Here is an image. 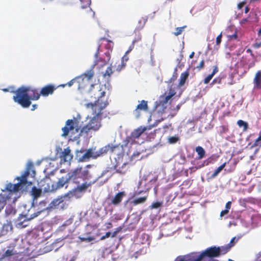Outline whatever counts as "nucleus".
<instances>
[{"instance_id":"obj_25","label":"nucleus","mask_w":261,"mask_h":261,"mask_svg":"<svg viewBox=\"0 0 261 261\" xmlns=\"http://www.w3.org/2000/svg\"><path fill=\"white\" fill-rule=\"evenodd\" d=\"M64 197L65 196H60L56 199H54L50 203L51 207H55L58 206L60 204L63 202Z\"/></svg>"},{"instance_id":"obj_13","label":"nucleus","mask_w":261,"mask_h":261,"mask_svg":"<svg viewBox=\"0 0 261 261\" xmlns=\"http://www.w3.org/2000/svg\"><path fill=\"white\" fill-rule=\"evenodd\" d=\"M60 158L62 161L64 162H70L73 158V155L71 153V150L69 147L64 149L62 152Z\"/></svg>"},{"instance_id":"obj_19","label":"nucleus","mask_w":261,"mask_h":261,"mask_svg":"<svg viewBox=\"0 0 261 261\" xmlns=\"http://www.w3.org/2000/svg\"><path fill=\"white\" fill-rule=\"evenodd\" d=\"M129 52V51H127L125 53V54L122 57L121 59V65H119L117 67V70L118 71H120L122 69H123L126 66V62L128 60V57L127 54Z\"/></svg>"},{"instance_id":"obj_6","label":"nucleus","mask_w":261,"mask_h":261,"mask_svg":"<svg viewBox=\"0 0 261 261\" xmlns=\"http://www.w3.org/2000/svg\"><path fill=\"white\" fill-rule=\"evenodd\" d=\"M41 211H37L31 214L27 215H20L15 221V225L17 228H23L28 226V221L37 217L41 213Z\"/></svg>"},{"instance_id":"obj_57","label":"nucleus","mask_w":261,"mask_h":261,"mask_svg":"<svg viewBox=\"0 0 261 261\" xmlns=\"http://www.w3.org/2000/svg\"><path fill=\"white\" fill-rule=\"evenodd\" d=\"M218 82L219 84L221 83V79L217 80L216 79H215L211 83V85H213L215 83Z\"/></svg>"},{"instance_id":"obj_29","label":"nucleus","mask_w":261,"mask_h":261,"mask_svg":"<svg viewBox=\"0 0 261 261\" xmlns=\"http://www.w3.org/2000/svg\"><path fill=\"white\" fill-rule=\"evenodd\" d=\"M147 20V19L145 17H142L141 19H140L138 21L137 29L138 30L142 29L144 27Z\"/></svg>"},{"instance_id":"obj_4","label":"nucleus","mask_w":261,"mask_h":261,"mask_svg":"<svg viewBox=\"0 0 261 261\" xmlns=\"http://www.w3.org/2000/svg\"><path fill=\"white\" fill-rule=\"evenodd\" d=\"M12 93H15L13 99L15 102L18 103L23 108H28L31 104L30 95L28 94L29 89L28 87L22 86L16 91H10Z\"/></svg>"},{"instance_id":"obj_61","label":"nucleus","mask_w":261,"mask_h":261,"mask_svg":"<svg viewBox=\"0 0 261 261\" xmlns=\"http://www.w3.org/2000/svg\"><path fill=\"white\" fill-rule=\"evenodd\" d=\"M249 10H250V9L249 8V7L246 6L245 9V13H247L249 12Z\"/></svg>"},{"instance_id":"obj_7","label":"nucleus","mask_w":261,"mask_h":261,"mask_svg":"<svg viewBox=\"0 0 261 261\" xmlns=\"http://www.w3.org/2000/svg\"><path fill=\"white\" fill-rule=\"evenodd\" d=\"M148 129L147 127L140 126L135 129L130 134L129 136L126 138L127 143L133 144L136 142V139H139L142 134Z\"/></svg>"},{"instance_id":"obj_1","label":"nucleus","mask_w":261,"mask_h":261,"mask_svg":"<svg viewBox=\"0 0 261 261\" xmlns=\"http://www.w3.org/2000/svg\"><path fill=\"white\" fill-rule=\"evenodd\" d=\"M88 96L91 99H96L94 103L90 102L86 105L87 108H91L92 113L94 116L90 120L89 122L81 129L79 133L78 122L76 120L68 119L65 126L62 128L63 137L68 136L70 140L72 141L77 140L81 136H87L91 131H97L101 126V115L102 110L109 105L107 100L102 102L100 99L106 95L105 91H101V86L98 85H91L90 90L88 92Z\"/></svg>"},{"instance_id":"obj_63","label":"nucleus","mask_w":261,"mask_h":261,"mask_svg":"<svg viewBox=\"0 0 261 261\" xmlns=\"http://www.w3.org/2000/svg\"><path fill=\"white\" fill-rule=\"evenodd\" d=\"M89 3L88 2L86 5L82 6L81 7H82V8L84 9V8H86L87 7H89Z\"/></svg>"},{"instance_id":"obj_23","label":"nucleus","mask_w":261,"mask_h":261,"mask_svg":"<svg viewBox=\"0 0 261 261\" xmlns=\"http://www.w3.org/2000/svg\"><path fill=\"white\" fill-rule=\"evenodd\" d=\"M195 151L198 155V159H199V160L201 159L205 156V151L201 146H197L195 148Z\"/></svg>"},{"instance_id":"obj_53","label":"nucleus","mask_w":261,"mask_h":261,"mask_svg":"<svg viewBox=\"0 0 261 261\" xmlns=\"http://www.w3.org/2000/svg\"><path fill=\"white\" fill-rule=\"evenodd\" d=\"M245 2H240L238 4V8L239 9H242L244 6L245 5Z\"/></svg>"},{"instance_id":"obj_21","label":"nucleus","mask_w":261,"mask_h":261,"mask_svg":"<svg viewBox=\"0 0 261 261\" xmlns=\"http://www.w3.org/2000/svg\"><path fill=\"white\" fill-rule=\"evenodd\" d=\"M189 75V73L188 71H186L185 72L182 73L180 75L179 82V86H182L186 83V80H187L188 76Z\"/></svg>"},{"instance_id":"obj_20","label":"nucleus","mask_w":261,"mask_h":261,"mask_svg":"<svg viewBox=\"0 0 261 261\" xmlns=\"http://www.w3.org/2000/svg\"><path fill=\"white\" fill-rule=\"evenodd\" d=\"M90 186V184H88L87 182H86L85 183H83L81 185H77L75 188L73 189V190L79 192H81L84 191H85Z\"/></svg>"},{"instance_id":"obj_60","label":"nucleus","mask_w":261,"mask_h":261,"mask_svg":"<svg viewBox=\"0 0 261 261\" xmlns=\"http://www.w3.org/2000/svg\"><path fill=\"white\" fill-rule=\"evenodd\" d=\"M118 233V231H115L112 233H111V237L114 238L116 236Z\"/></svg>"},{"instance_id":"obj_9","label":"nucleus","mask_w":261,"mask_h":261,"mask_svg":"<svg viewBox=\"0 0 261 261\" xmlns=\"http://www.w3.org/2000/svg\"><path fill=\"white\" fill-rule=\"evenodd\" d=\"M221 254L220 248L216 246H213L207 248L205 251L203 252L200 255L203 258L204 256H208L209 257H218Z\"/></svg>"},{"instance_id":"obj_16","label":"nucleus","mask_w":261,"mask_h":261,"mask_svg":"<svg viewBox=\"0 0 261 261\" xmlns=\"http://www.w3.org/2000/svg\"><path fill=\"white\" fill-rule=\"evenodd\" d=\"M176 94V92L175 90L172 88H170L169 89V92L168 95L165 96L162 95L161 96V98H162L163 99L161 100V103L162 105H164L165 104H166L168 101L170 100V99L174 96Z\"/></svg>"},{"instance_id":"obj_22","label":"nucleus","mask_w":261,"mask_h":261,"mask_svg":"<svg viewBox=\"0 0 261 261\" xmlns=\"http://www.w3.org/2000/svg\"><path fill=\"white\" fill-rule=\"evenodd\" d=\"M31 193L34 199H37L41 196L42 189H38L34 186L32 188Z\"/></svg>"},{"instance_id":"obj_14","label":"nucleus","mask_w":261,"mask_h":261,"mask_svg":"<svg viewBox=\"0 0 261 261\" xmlns=\"http://www.w3.org/2000/svg\"><path fill=\"white\" fill-rule=\"evenodd\" d=\"M127 163H123L121 165L120 163L117 162L114 167L117 172L121 174H125L128 169V167H127Z\"/></svg>"},{"instance_id":"obj_8","label":"nucleus","mask_w":261,"mask_h":261,"mask_svg":"<svg viewBox=\"0 0 261 261\" xmlns=\"http://www.w3.org/2000/svg\"><path fill=\"white\" fill-rule=\"evenodd\" d=\"M123 149V146L121 145L108 144L105 146L100 148L98 151V153L97 156H100L106 154L108 152L111 153H116L117 151H120Z\"/></svg>"},{"instance_id":"obj_54","label":"nucleus","mask_w":261,"mask_h":261,"mask_svg":"<svg viewBox=\"0 0 261 261\" xmlns=\"http://www.w3.org/2000/svg\"><path fill=\"white\" fill-rule=\"evenodd\" d=\"M110 51L109 50H108L107 51H106L105 53V55L107 57V60L109 62V61L110 60V58H111V55H110Z\"/></svg>"},{"instance_id":"obj_47","label":"nucleus","mask_w":261,"mask_h":261,"mask_svg":"<svg viewBox=\"0 0 261 261\" xmlns=\"http://www.w3.org/2000/svg\"><path fill=\"white\" fill-rule=\"evenodd\" d=\"M111 233L110 232H107L105 235L102 236L101 237L100 240H103L106 239V238L110 237L111 236Z\"/></svg>"},{"instance_id":"obj_33","label":"nucleus","mask_w":261,"mask_h":261,"mask_svg":"<svg viewBox=\"0 0 261 261\" xmlns=\"http://www.w3.org/2000/svg\"><path fill=\"white\" fill-rule=\"evenodd\" d=\"M113 71L112 70V67L110 66L107 68L105 72L103 74V76L105 78H109L111 76V74L113 73Z\"/></svg>"},{"instance_id":"obj_2","label":"nucleus","mask_w":261,"mask_h":261,"mask_svg":"<svg viewBox=\"0 0 261 261\" xmlns=\"http://www.w3.org/2000/svg\"><path fill=\"white\" fill-rule=\"evenodd\" d=\"M70 172H68L66 176H62L60 178L58 181L56 183H53L49 178H46L43 180V182L46 184L42 185L44 186L43 190L45 192H55L58 189H61L64 186L67 188L69 185L73 182V179L72 177H70Z\"/></svg>"},{"instance_id":"obj_41","label":"nucleus","mask_w":261,"mask_h":261,"mask_svg":"<svg viewBox=\"0 0 261 261\" xmlns=\"http://www.w3.org/2000/svg\"><path fill=\"white\" fill-rule=\"evenodd\" d=\"M222 33H221L216 38V44L217 46H219L222 41Z\"/></svg>"},{"instance_id":"obj_40","label":"nucleus","mask_w":261,"mask_h":261,"mask_svg":"<svg viewBox=\"0 0 261 261\" xmlns=\"http://www.w3.org/2000/svg\"><path fill=\"white\" fill-rule=\"evenodd\" d=\"M76 83V77L74 79H73L71 81H70L69 82H68L66 84H63L61 85L60 86H62L63 87H64L66 85H68L69 87H71L72 85H73V84Z\"/></svg>"},{"instance_id":"obj_24","label":"nucleus","mask_w":261,"mask_h":261,"mask_svg":"<svg viewBox=\"0 0 261 261\" xmlns=\"http://www.w3.org/2000/svg\"><path fill=\"white\" fill-rule=\"evenodd\" d=\"M226 164V163L225 162L221 165H220L219 167H218L214 172V173L211 175L210 178L213 179L215 178L218 174L224 168Z\"/></svg>"},{"instance_id":"obj_36","label":"nucleus","mask_w":261,"mask_h":261,"mask_svg":"<svg viewBox=\"0 0 261 261\" xmlns=\"http://www.w3.org/2000/svg\"><path fill=\"white\" fill-rule=\"evenodd\" d=\"M19 181L18 183L13 185V192H18L21 189L20 187L23 184L21 183V180Z\"/></svg>"},{"instance_id":"obj_48","label":"nucleus","mask_w":261,"mask_h":261,"mask_svg":"<svg viewBox=\"0 0 261 261\" xmlns=\"http://www.w3.org/2000/svg\"><path fill=\"white\" fill-rule=\"evenodd\" d=\"M218 72V68L217 66H215L214 67L212 73L210 74L212 75L213 76H214V75Z\"/></svg>"},{"instance_id":"obj_55","label":"nucleus","mask_w":261,"mask_h":261,"mask_svg":"<svg viewBox=\"0 0 261 261\" xmlns=\"http://www.w3.org/2000/svg\"><path fill=\"white\" fill-rule=\"evenodd\" d=\"M30 174L32 177H34L36 175V171L34 168L31 170Z\"/></svg>"},{"instance_id":"obj_37","label":"nucleus","mask_w":261,"mask_h":261,"mask_svg":"<svg viewBox=\"0 0 261 261\" xmlns=\"http://www.w3.org/2000/svg\"><path fill=\"white\" fill-rule=\"evenodd\" d=\"M259 146L261 147V134L259 135L258 137L255 140L252 147Z\"/></svg>"},{"instance_id":"obj_45","label":"nucleus","mask_w":261,"mask_h":261,"mask_svg":"<svg viewBox=\"0 0 261 261\" xmlns=\"http://www.w3.org/2000/svg\"><path fill=\"white\" fill-rule=\"evenodd\" d=\"M204 66V60H202L199 65L198 66H197L196 68L198 69V70H201V69L203 68Z\"/></svg>"},{"instance_id":"obj_30","label":"nucleus","mask_w":261,"mask_h":261,"mask_svg":"<svg viewBox=\"0 0 261 261\" xmlns=\"http://www.w3.org/2000/svg\"><path fill=\"white\" fill-rule=\"evenodd\" d=\"M147 198V196L142 197H139V198H138L135 199L133 201V202L134 205H137L139 204L143 203L146 201Z\"/></svg>"},{"instance_id":"obj_38","label":"nucleus","mask_w":261,"mask_h":261,"mask_svg":"<svg viewBox=\"0 0 261 261\" xmlns=\"http://www.w3.org/2000/svg\"><path fill=\"white\" fill-rule=\"evenodd\" d=\"M233 245L232 244L231 246H227L225 247H222L221 248H220L221 254H224L226 253L229 250L230 247Z\"/></svg>"},{"instance_id":"obj_12","label":"nucleus","mask_w":261,"mask_h":261,"mask_svg":"<svg viewBox=\"0 0 261 261\" xmlns=\"http://www.w3.org/2000/svg\"><path fill=\"white\" fill-rule=\"evenodd\" d=\"M56 89L57 87L54 85H47L42 88L40 93L42 96L46 97L49 95L53 94Z\"/></svg>"},{"instance_id":"obj_17","label":"nucleus","mask_w":261,"mask_h":261,"mask_svg":"<svg viewBox=\"0 0 261 261\" xmlns=\"http://www.w3.org/2000/svg\"><path fill=\"white\" fill-rule=\"evenodd\" d=\"M124 192H119L112 199L111 203L114 205L119 204L122 201L123 197L125 196Z\"/></svg>"},{"instance_id":"obj_11","label":"nucleus","mask_w":261,"mask_h":261,"mask_svg":"<svg viewBox=\"0 0 261 261\" xmlns=\"http://www.w3.org/2000/svg\"><path fill=\"white\" fill-rule=\"evenodd\" d=\"M148 110V107L147 105V101L144 100L141 101L140 103L138 105L136 108L133 112V114L135 117L138 118L142 111L147 112Z\"/></svg>"},{"instance_id":"obj_18","label":"nucleus","mask_w":261,"mask_h":261,"mask_svg":"<svg viewBox=\"0 0 261 261\" xmlns=\"http://www.w3.org/2000/svg\"><path fill=\"white\" fill-rule=\"evenodd\" d=\"M253 82L255 88L258 89L261 88V71L256 73Z\"/></svg>"},{"instance_id":"obj_46","label":"nucleus","mask_w":261,"mask_h":261,"mask_svg":"<svg viewBox=\"0 0 261 261\" xmlns=\"http://www.w3.org/2000/svg\"><path fill=\"white\" fill-rule=\"evenodd\" d=\"M202 258L200 254L196 258H188L189 261H201L202 260Z\"/></svg>"},{"instance_id":"obj_42","label":"nucleus","mask_w":261,"mask_h":261,"mask_svg":"<svg viewBox=\"0 0 261 261\" xmlns=\"http://www.w3.org/2000/svg\"><path fill=\"white\" fill-rule=\"evenodd\" d=\"M14 254V252L12 250H7L3 254V257H9Z\"/></svg>"},{"instance_id":"obj_43","label":"nucleus","mask_w":261,"mask_h":261,"mask_svg":"<svg viewBox=\"0 0 261 261\" xmlns=\"http://www.w3.org/2000/svg\"><path fill=\"white\" fill-rule=\"evenodd\" d=\"M162 205V202H155L152 203L151 205V208H158Z\"/></svg>"},{"instance_id":"obj_50","label":"nucleus","mask_w":261,"mask_h":261,"mask_svg":"<svg viewBox=\"0 0 261 261\" xmlns=\"http://www.w3.org/2000/svg\"><path fill=\"white\" fill-rule=\"evenodd\" d=\"M106 229H109L112 227L113 225L111 222H107L105 223Z\"/></svg>"},{"instance_id":"obj_52","label":"nucleus","mask_w":261,"mask_h":261,"mask_svg":"<svg viewBox=\"0 0 261 261\" xmlns=\"http://www.w3.org/2000/svg\"><path fill=\"white\" fill-rule=\"evenodd\" d=\"M13 185L11 184H9L7 186V190L13 192Z\"/></svg>"},{"instance_id":"obj_59","label":"nucleus","mask_w":261,"mask_h":261,"mask_svg":"<svg viewBox=\"0 0 261 261\" xmlns=\"http://www.w3.org/2000/svg\"><path fill=\"white\" fill-rule=\"evenodd\" d=\"M187 260H188L186 259L184 257H179V258H178L177 259V261H187Z\"/></svg>"},{"instance_id":"obj_51","label":"nucleus","mask_w":261,"mask_h":261,"mask_svg":"<svg viewBox=\"0 0 261 261\" xmlns=\"http://www.w3.org/2000/svg\"><path fill=\"white\" fill-rule=\"evenodd\" d=\"M229 211L227 210H224L221 212L220 213V217H223L224 215L227 214L228 213Z\"/></svg>"},{"instance_id":"obj_5","label":"nucleus","mask_w":261,"mask_h":261,"mask_svg":"<svg viewBox=\"0 0 261 261\" xmlns=\"http://www.w3.org/2000/svg\"><path fill=\"white\" fill-rule=\"evenodd\" d=\"M70 177H72L73 182L75 184H79V178L83 180L87 179L89 178V171L88 170H83L82 167H77L74 170L70 171Z\"/></svg>"},{"instance_id":"obj_15","label":"nucleus","mask_w":261,"mask_h":261,"mask_svg":"<svg viewBox=\"0 0 261 261\" xmlns=\"http://www.w3.org/2000/svg\"><path fill=\"white\" fill-rule=\"evenodd\" d=\"M100 46H101V44H99L97 47V51H96V53L95 54V60L94 62V66L98 65L100 62H101L102 64H101V66H103L105 65L108 62V61L107 60H103L101 58L99 57V51L100 49Z\"/></svg>"},{"instance_id":"obj_27","label":"nucleus","mask_w":261,"mask_h":261,"mask_svg":"<svg viewBox=\"0 0 261 261\" xmlns=\"http://www.w3.org/2000/svg\"><path fill=\"white\" fill-rule=\"evenodd\" d=\"M32 94L30 96V100H38L39 99L41 93H39L37 89H33L31 90Z\"/></svg>"},{"instance_id":"obj_64","label":"nucleus","mask_w":261,"mask_h":261,"mask_svg":"<svg viewBox=\"0 0 261 261\" xmlns=\"http://www.w3.org/2000/svg\"><path fill=\"white\" fill-rule=\"evenodd\" d=\"M194 54H195V53L194 51L192 52L191 54L189 56V58L190 59L193 58L194 56Z\"/></svg>"},{"instance_id":"obj_3","label":"nucleus","mask_w":261,"mask_h":261,"mask_svg":"<svg viewBox=\"0 0 261 261\" xmlns=\"http://www.w3.org/2000/svg\"><path fill=\"white\" fill-rule=\"evenodd\" d=\"M94 74V71L93 70V67H92L90 70H87L84 73L82 74L81 75L76 77V84H77L78 89L80 90L82 92L85 93V94L87 95V98H89V100H95L94 99H91L88 96V91L90 90L91 88V85H100L101 86V91H104L103 90H102V86L98 84H90V88L87 90H86V88L90 84V81L93 77ZM95 100H96L97 99Z\"/></svg>"},{"instance_id":"obj_44","label":"nucleus","mask_w":261,"mask_h":261,"mask_svg":"<svg viewBox=\"0 0 261 261\" xmlns=\"http://www.w3.org/2000/svg\"><path fill=\"white\" fill-rule=\"evenodd\" d=\"M213 76L211 74H209L208 76H207L204 79V81H203V83L204 84H208L210 81L212 80V79L213 78Z\"/></svg>"},{"instance_id":"obj_28","label":"nucleus","mask_w":261,"mask_h":261,"mask_svg":"<svg viewBox=\"0 0 261 261\" xmlns=\"http://www.w3.org/2000/svg\"><path fill=\"white\" fill-rule=\"evenodd\" d=\"M92 151L91 149H88L86 151V152L83 154L81 160L82 161H85L89 160L91 157L92 156Z\"/></svg>"},{"instance_id":"obj_35","label":"nucleus","mask_w":261,"mask_h":261,"mask_svg":"<svg viewBox=\"0 0 261 261\" xmlns=\"http://www.w3.org/2000/svg\"><path fill=\"white\" fill-rule=\"evenodd\" d=\"M186 27H187L186 25H185L182 27L176 28V31L173 33V34L176 36H177L180 35L182 33V32L184 31V29L186 28Z\"/></svg>"},{"instance_id":"obj_34","label":"nucleus","mask_w":261,"mask_h":261,"mask_svg":"<svg viewBox=\"0 0 261 261\" xmlns=\"http://www.w3.org/2000/svg\"><path fill=\"white\" fill-rule=\"evenodd\" d=\"M6 203V198L2 194H0V211L4 208Z\"/></svg>"},{"instance_id":"obj_58","label":"nucleus","mask_w":261,"mask_h":261,"mask_svg":"<svg viewBox=\"0 0 261 261\" xmlns=\"http://www.w3.org/2000/svg\"><path fill=\"white\" fill-rule=\"evenodd\" d=\"M237 33L236 32L233 35L231 36H229V37L231 39H236L237 38Z\"/></svg>"},{"instance_id":"obj_62","label":"nucleus","mask_w":261,"mask_h":261,"mask_svg":"<svg viewBox=\"0 0 261 261\" xmlns=\"http://www.w3.org/2000/svg\"><path fill=\"white\" fill-rule=\"evenodd\" d=\"M181 105V104L180 103L176 106V111H178L180 109Z\"/></svg>"},{"instance_id":"obj_56","label":"nucleus","mask_w":261,"mask_h":261,"mask_svg":"<svg viewBox=\"0 0 261 261\" xmlns=\"http://www.w3.org/2000/svg\"><path fill=\"white\" fill-rule=\"evenodd\" d=\"M261 46V41H259V42H256L254 44V47L255 48H258L259 47Z\"/></svg>"},{"instance_id":"obj_31","label":"nucleus","mask_w":261,"mask_h":261,"mask_svg":"<svg viewBox=\"0 0 261 261\" xmlns=\"http://www.w3.org/2000/svg\"><path fill=\"white\" fill-rule=\"evenodd\" d=\"M237 124L240 126V127H243L244 128H243V130L244 131H246L248 128V124L247 122L244 121L243 120H239L238 121H237Z\"/></svg>"},{"instance_id":"obj_32","label":"nucleus","mask_w":261,"mask_h":261,"mask_svg":"<svg viewBox=\"0 0 261 261\" xmlns=\"http://www.w3.org/2000/svg\"><path fill=\"white\" fill-rule=\"evenodd\" d=\"M229 130L228 125H221L219 127V134L221 135H222L224 134L227 133Z\"/></svg>"},{"instance_id":"obj_26","label":"nucleus","mask_w":261,"mask_h":261,"mask_svg":"<svg viewBox=\"0 0 261 261\" xmlns=\"http://www.w3.org/2000/svg\"><path fill=\"white\" fill-rule=\"evenodd\" d=\"M102 40L106 41L107 42L106 44H105L106 48L108 50L112 51L113 48V43L112 41L106 39L105 38H100L99 41Z\"/></svg>"},{"instance_id":"obj_10","label":"nucleus","mask_w":261,"mask_h":261,"mask_svg":"<svg viewBox=\"0 0 261 261\" xmlns=\"http://www.w3.org/2000/svg\"><path fill=\"white\" fill-rule=\"evenodd\" d=\"M33 168V163L32 162L28 163L24 173L21 175V177H17L16 179L18 180H21V183H22L23 185H25L28 183L27 178L30 174L31 170Z\"/></svg>"},{"instance_id":"obj_49","label":"nucleus","mask_w":261,"mask_h":261,"mask_svg":"<svg viewBox=\"0 0 261 261\" xmlns=\"http://www.w3.org/2000/svg\"><path fill=\"white\" fill-rule=\"evenodd\" d=\"M231 205V201H228L226 205H225V210H227L228 211L230 209Z\"/></svg>"},{"instance_id":"obj_39","label":"nucleus","mask_w":261,"mask_h":261,"mask_svg":"<svg viewBox=\"0 0 261 261\" xmlns=\"http://www.w3.org/2000/svg\"><path fill=\"white\" fill-rule=\"evenodd\" d=\"M179 140V138L176 136L170 137L168 139V142L170 144H174L176 143Z\"/></svg>"}]
</instances>
